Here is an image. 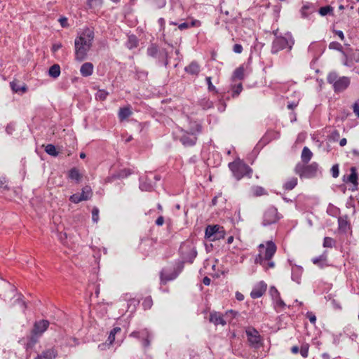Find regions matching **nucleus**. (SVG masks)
Segmentation results:
<instances>
[{"mask_svg": "<svg viewBox=\"0 0 359 359\" xmlns=\"http://www.w3.org/2000/svg\"><path fill=\"white\" fill-rule=\"evenodd\" d=\"M95 34L93 29L86 27L79 34L75 39V59L78 61L84 60L88 55V53L93 46Z\"/></svg>", "mask_w": 359, "mask_h": 359, "instance_id": "obj_1", "label": "nucleus"}, {"mask_svg": "<svg viewBox=\"0 0 359 359\" xmlns=\"http://www.w3.org/2000/svg\"><path fill=\"white\" fill-rule=\"evenodd\" d=\"M276 245L273 241H267L266 245H259V254L256 256L255 262L262 266L265 269L273 268L274 262L271 260L276 252Z\"/></svg>", "mask_w": 359, "mask_h": 359, "instance_id": "obj_2", "label": "nucleus"}, {"mask_svg": "<svg viewBox=\"0 0 359 359\" xmlns=\"http://www.w3.org/2000/svg\"><path fill=\"white\" fill-rule=\"evenodd\" d=\"M327 81L332 85L335 93H340L349 86L351 79L348 76H339L337 72H332L328 74Z\"/></svg>", "mask_w": 359, "mask_h": 359, "instance_id": "obj_3", "label": "nucleus"}, {"mask_svg": "<svg viewBox=\"0 0 359 359\" xmlns=\"http://www.w3.org/2000/svg\"><path fill=\"white\" fill-rule=\"evenodd\" d=\"M229 168L232 172L233 176L238 180H241L245 176H250L252 170L243 161L240 159L235 160L229 164Z\"/></svg>", "mask_w": 359, "mask_h": 359, "instance_id": "obj_4", "label": "nucleus"}, {"mask_svg": "<svg viewBox=\"0 0 359 359\" xmlns=\"http://www.w3.org/2000/svg\"><path fill=\"white\" fill-rule=\"evenodd\" d=\"M318 170V165L313 162L309 165L306 163H298L294 168V172L300 177L311 178L316 175Z\"/></svg>", "mask_w": 359, "mask_h": 359, "instance_id": "obj_5", "label": "nucleus"}, {"mask_svg": "<svg viewBox=\"0 0 359 359\" xmlns=\"http://www.w3.org/2000/svg\"><path fill=\"white\" fill-rule=\"evenodd\" d=\"M184 262L192 263L197 256V251L194 243L190 241L183 243L180 248Z\"/></svg>", "mask_w": 359, "mask_h": 359, "instance_id": "obj_6", "label": "nucleus"}, {"mask_svg": "<svg viewBox=\"0 0 359 359\" xmlns=\"http://www.w3.org/2000/svg\"><path fill=\"white\" fill-rule=\"evenodd\" d=\"M225 234L223 226L218 224L208 225L205 229V237L210 241H215L224 238Z\"/></svg>", "mask_w": 359, "mask_h": 359, "instance_id": "obj_7", "label": "nucleus"}, {"mask_svg": "<svg viewBox=\"0 0 359 359\" xmlns=\"http://www.w3.org/2000/svg\"><path fill=\"white\" fill-rule=\"evenodd\" d=\"M280 217L281 215L278 212V209L274 206H270L264 212L262 224L267 226L275 224L279 221Z\"/></svg>", "mask_w": 359, "mask_h": 359, "instance_id": "obj_8", "label": "nucleus"}, {"mask_svg": "<svg viewBox=\"0 0 359 359\" xmlns=\"http://www.w3.org/2000/svg\"><path fill=\"white\" fill-rule=\"evenodd\" d=\"M344 57V65L351 67L355 62H359V49L348 48L346 51L342 52Z\"/></svg>", "mask_w": 359, "mask_h": 359, "instance_id": "obj_9", "label": "nucleus"}, {"mask_svg": "<svg viewBox=\"0 0 359 359\" xmlns=\"http://www.w3.org/2000/svg\"><path fill=\"white\" fill-rule=\"evenodd\" d=\"M93 191L90 186L86 185L82 189L81 194H74L69 197V201L74 203H79L83 201L91 198Z\"/></svg>", "mask_w": 359, "mask_h": 359, "instance_id": "obj_10", "label": "nucleus"}, {"mask_svg": "<svg viewBox=\"0 0 359 359\" xmlns=\"http://www.w3.org/2000/svg\"><path fill=\"white\" fill-rule=\"evenodd\" d=\"M287 47L291 49L292 44L290 43V41L286 38L282 36L276 37L273 41L271 53L276 54Z\"/></svg>", "mask_w": 359, "mask_h": 359, "instance_id": "obj_11", "label": "nucleus"}, {"mask_svg": "<svg viewBox=\"0 0 359 359\" xmlns=\"http://www.w3.org/2000/svg\"><path fill=\"white\" fill-rule=\"evenodd\" d=\"M50 323L47 320H39L34 323L32 333L34 335H41L49 327Z\"/></svg>", "mask_w": 359, "mask_h": 359, "instance_id": "obj_12", "label": "nucleus"}, {"mask_svg": "<svg viewBox=\"0 0 359 359\" xmlns=\"http://www.w3.org/2000/svg\"><path fill=\"white\" fill-rule=\"evenodd\" d=\"M267 285L264 281L257 283L252 288L250 292V297L252 299L261 297L266 291Z\"/></svg>", "mask_w": 359, "mask_h": 359, "instance_id": "obj_13", "label": "nucleus"}, {"mask_svg": "<svg viewBox=\"0 0 359 359\" xmlns=\"http://www.w3.org/2000/svg\"><path fill=\"white\" fill-rule=\"evenodd\" d=\"M224 313L223 314L220 312L212 311L210 313L209 321L210 323L214 324L215 326H224L226 325V321L224 320Z\"/></svg>", "mask_w": 359, "mask_h": 359, "instance_id": "obj_14", "label": "nucleus"}, {"mask_svg": "<svg viewBox=\"0 0 359 359\" xmlns=\"http://www.w3.org/2000/svg\"><path fill=\"white\" fill-rule=\"evenodd\" d=\"M180 142L184 145V146H193L196 144L197 141V137L196 135L193 133H187L184 132L181 135Z\"/></svg>", "mask_w": 359, "mask_h": 359, "instance_id": "obj_15", "label": "nucleus"}, {"mask_svg": "<svg viewBox=\"0 0 359 359\" xmlns=\"http://www.w3.org/2000/svg\"><path fill=\"white\" fill-rule=\"evenodd\" d=\"M132 114L133 111L130 105H127L126 107H121L119 109L118 116L120 121H123L130 117Z\"/></svg>", "mask_w": 359, "mask_h": 359, "instance_id": "obj_16", "label": "nucleus"}, {"mask_svg": "<svg viewBox=\"0 0 359 359\" xmlns=\"http://www.w3.org/2000/svg\"><path fill=\"white\" fill-rule=\"evenodd\" d=\"M184 71L189 74L197 76L201 71V67L197 62L193 61L184 68Z\"/></svg>", "mask_w": 359, "mask_h": 359, "instance_id": "obj_17", "label": "nucleus"}, {"mask_svg": "<svg viewBox=\"0 0 359 359\" xmlns=\"http://www.w3.org/2000/svg\"><path fill=\"white\" fill-rule=\"evenodd\" d=\"M93 69L94 66L91 62H85L81 67V74L84 77L89 76L93 74Z\"/></svg>", "mask_w": 359, "mask_h": 359, "instance_id": "obj_18", "label": "nucleus"}, {"mask_svg": "<svg viewBox=\"0 0 359 359\" xmlns=\"http://www.w3.org/2000/svg\"><path fill=\"white\" fill-rule=\"evenodd\" d=\"M351 174L348 176L347 182H350L353 184V190L356 189L358 187V173L357 170L355 167H351L350 169Z\"/></svg>", "mask_w": 359, "mask_h": 359, "instance_id": "obj_19", "label": "nucleus"}, {"mask_svg": "<svg viewBox=\"0 0 359 359\" xmlns=\"http://www.w3.org/2000/svg\"><path fill=\"white\" fill-rule=\"evenodd\" d=\"M57 352L53 348L47 349L38 355L36 359H55Z\"/></svg>", "mask_w": 359, "mask_h": 359, "instance_id": "obj_20", "label": "nucleus"}, {"mask_svg": "<svg viewBox=\"0 0 359 359\" xmlns=\"http://www.w3.org/2000/svg\"><path fill=\"white\" fill-rule=\"evenodd\" d=\"M239 315L238 311H236L234 310H228L224 313V320L226 321V325L227 323L231 324L234 323L233 322V320L238 317Z\"/></svg>", "mask_w": 359, "mask_h": 359, "instance_id": "obj_21", "label": "nucleus"}, {"mask_svg": "<svg viewBox=\"0 0 359 359\" xmlns=\"http://www.w3.org/2000/svg\"><path fill=\"white\" fill-rule=\"evenodd\" d=\"M298 180L295 177L289 178L284 184L283 189L287 191L292 190L297 185Z\"/></svg>", "mask_w": 359, "mask_h": 359, "instance_id": "obj_22", "label": "nucleus"}, {"mask_svg": "<svg viewBox=\"0 0 359 359\" xmlns=\"http://www.w3.org/2000/svg\"><path fill=\"white\" fill-rule=\"evenodd\" d=\"M314 12V6L312 4H307L302 6L301 14L303 18H308Z\"/></svg>", "mask_w": 359, "mask_h": 359, "instance_id": "obj_23", "label": "nucleus"}, {"mask_svg": "<svg viewBox=\"0 0 359 359\" xmlns=\"http://www.w3.org/2000/svg\"><path fill=\"white\" fill-rule=\"evenodd\" d=\"M313 156V153L311 150L305 147L303 148L301 155L302 161L303 163H308Z\"/></svg>", "mask_w": 359, "mask_h": 359, "instance_id": "obj_24", "label": "nucleus"}, {"mask_svg": "<svg viewBox=\"0 0 359 359\" xmlns=\"http://www.w3.org/2000/svg\"><path fill=\"white\" fill-rule=\"evenodd\" d=\"M68 177L71 180H75L76 182H79L82 178V175L76 168H73L69 171Z\"/></svg>", "mask_w": 359, "mask_h": 359, "instance_id": "obj_25", "label": "nucleus"}, {"mask_svg": "<svg viewBox=\"0 0 359 359\" xmlns=\"http://www.w3.org/2000/svg\"><path fill=\"white\" fill-rule=\"evenodd\" d=\"M48 74L50 76L56 79L57 78L60 74V67L57 64H55L52 65L49 68Z\"/></svg>", "mask_w": 359, "mask_h": 359, "instance_id": "obj_26", "label": "nucleus"}, {"mask_svg": "<svg viewBox=\"0 0 359 359\" xmlns=\"http://www.w3.org/2000/svg\"><path fill=\"white\" fill-rule=\"evenodd\" d=\"M12 90L15 93H25L27 91V87L25 85L20 86L18 82L12 81L10 83Z\"/></svg>", "mask_w": 359, "mask_h": 359, "instance_id": "obj_27", "label": "nucleus"}, {"mask_svg": "<svg viewBox=\"0 0 359 359\" xmlns=\"http://www.w3.org/2000/svg\"><path fill=\"white\" fill-rule=\"evenodd\" d=\"M138 46V40L137 37L135 35H130L128 36L126 46L129 49H133L135 48H137Z\"/></svg>", "mask_w": 359, "mask_h": 359, "instance_id": "obj_28", "label": "nucleus"}, {"mask_svg": "<svg viewBox=\"0 0 359 359\" xmlns=\"http://www.w3.org/2000/svg\"><path fill=\"white\" fill-rule=\"evenodd\" d=\"M250 346L254 348H258L262 345V338H248Z\"/></svg>", "mask_w": 359, "mask_h": 359, "instance_id": "obj_29", "label": "nucleus"}, {"mask_svg": "<svg viewBox=\"0 0 359 359\" xmlns=\"http://www.w3.org/2000/svg\"><path fill=\"white\" fill-rule=\"evenodd\" d=\"M244 76H245V69L243 66H240L239 67L236 68L233 72V76L235 79L242 80V79H243Z\"/></svg>", "mask_w": 359, "mask_h": 359, "instance_id": "obj_30", "label": "nucleus"}, {"mask_svg": "<svg viewBox=\"0 0 359 359\" xmlns=\"http://www.w3.org/2000/svg\"><path fill=\"white\" fill-rule=\"evenodd\" d=\"M251 190L253 196H261L267 194L266 191L259 186L253 187Z\"/></svg>", "mask_w": 359, "mask_h": 359, "instance_id": "obj_31", "label": "nucleus"}, {"mask_svg": "<svg viewBox=\"0 0 359 359\" xmlns=\"http://www.w3.org/2000/svg\"><path fill=\"white\" fill-rule=\"evenodd\" d=\"M318 13L322 16H325L327 14L334 15L333 8L331 6H326L320 8Z\"/></svg>", "mask_w": 359, "mask_h": 359, "instance_id": "obj_32", "label": "nucleus"}, {"mask_svg": "<svg viewBox=\"0 0 359 359\" xmlns=\"http://www.w3.org/2000/svg\"><path fill=\"white\" fill-rule=\"evenodd\" d=\"M199 104L203 109H208L213 107V103L208 98L201 99Z\"/></svg>", "mask_w": 359, "mask_h": 359, "instance_id": "obj_33", "label": "nucleus"}, {"mask_svg": "<svg viewBox=\"0 0 359 359\" xmlns=\"http://www.w3.org/2000/svg\"><path fill=\"white\" fill-rule=\"evenodd\" d=\"M45 151L47 154L53 156H57L58 155L55 147L51 144H48L46 146Z\"/></svg>", "mask_w": 359, "mask_h": 359, "instance_id": "obj_34", "label": "nucleus"}, {"mask_svg": "<svg viewBox=\"0 0 359 359\" xmlns=\"http://www.w3.org/2000/svg\"><path fill=\"white\" fill-rule=\"evenodd\" d=\"M142 304L144 310L150 309L153 306L152 298L150 296L146 297L143 299Z\"/></svg>", "mask_w": 359, "mask_h": 359, "instance_id": "obj_35", "label": "nucleus"}, {"mask_svg": "<svg viewBox=\"0 0 359 359\" xmlns=\"http://www.w3.org/2000/svg\"><path fill=\"white\" fill-rule=\"evenodd\" d=\"M109 95V93L106 91L105 90H99L95 93V99L100 101H104L107 99V96Z\"/></svg>", "mask_w": 359, "mask_h": 359, "instance_id": "obj_36", "label": "nucleus"}, {"mask_svg": "<svg viewBox=\"0 0 359 359\" xmlns=\"http://www.w3.org/2000/svg\"><path fill=\"white\" fill-rule=\"evenodd\" d=\"M115 338H107V340L98 346V348L100 350H106L110 348V346L113 344Z\"/></svg>", "mask_w": 359, "mask_h": 359, "instance_id": "obj_37", "label": "nucleus"}, {"mask_svg": "<svg viewBox=\"0 0 359 359\" xmlns=\"http://www.w3.org/2000/svg\"><path fill=\"white\" fill-rule=\"evenodd\" d=\"M243 90V85L241 83L238 85H235L232 87V97H238L241 91Z\"/></svg>", "mask_w": 359, "mask_h": 359, "instance_id": "obj_38", "label": "nucleus"}, {"mask_svg": "<svg viewBox=\"0 0 359 359\" xmlns=\"http://www.w3.org/2000/svg\"><path fill=\"white\" fill-rule=\"evenodd\" d=\"M158 49L156 45L151 44L148 48H147V55L151 57H156L158 53Z\"/></svg>", "mask_w": 359, "mask_h": 359, "instance_id": "obj_39", "label": "nucleus"}, {"mask_svg": "<svg viewBox=\"0 0 359 359\" xmlns=\"http://www.w3.org/2000/svg\"><path fill=\"white\" fill-rule=\"evenodd\" d=\"M245 334L247 337H260L257 330L252 327H247L245 328Z\"/></svg>", "mask_w": 359, "mask_h": 359, "instance_id": "obj_40", "label": "nucleus"}, {"mask_svg": "<svg viewBox=\"0 0 359 359\" xmlns=\"http://www.w3.org/2000/svg\"><path fill=\"white\" fill-rule=\"evenodd\" d=\"M0 189L1 191H8L10 189L8 185V181L5 177H0Z\"/></svg>", "mask_w": 359, "mask_h": 359, "instance_id": "obj_41", "label": "nucleus"}, {"mask_svg": "<svg viewBox=\"0 0 359 359\" xmlns=\"http://www.w3.org/2000/svg\"><path fill=\"white\" fill-rule=\"evenodd\" d=\"M329 48L332 50H337L338 51H340L341 53L342 52H344L343 50V47L341 44L337 41H332L329 44Z\"/></svg>", "mask_w": 359, "mask_h": 359, "instance_id": "obj_42", "label": "nucleus"}, {"mask_svg": "<svg viewBox=\"0 0 359 359\" xmlns=\"http://www.w3.org/2000/svg\"><path fill=\"white\" fill-rule=\"evenodd\" d=\"M335 241L330 237H325L323 241L324 248H332L334 245Z\"/></svg>", "mask_w": 359, "mask_h": 359, "instance_id": "obj_43", "label": "nucleus"}, {"mask_svg": "<svg viewBox=\"0 0 359 359\" xmlns=\"http://www.w3.org/2000/svg\"><path fill=\"white\" fill-rule=\"evenodd\" d=\"M276 292L278 294V297H277V299L276 300V307L281 309H283L285 307L286 305H285V302L279 297V293L278 292L277 290H276Z\"/></svg>", "mask_w": 359, "mask_h": 359, "instance_id": "obj_44", "label": "nucleus"}, {"mask_svg": "<svg viewBox=\"0 0 359 359\" xmlns=\"http://www.w3.org/2000/svg\"><path fill=\"white\" fill-rule=\"evenodd\" d=\"M300 354L302 357L306 358L309 353V344H303L300 348Z\"/></svg>", "mask_w": 359, "mask_h": 359, "instance_id": "obj_45", "label": "nucleus"}, {"mask_svg": "<svg viewBox=\"0 0 359 359\" xmlns=\"http://www.w3.org/2000/svg\"><path fill=\"white\" fill-rule=\"evenodd\" d=\"M92 219L94 222H97L99 220V209L94 207L92 210Z\"/></svg>", "mask_w": 359, "mask_h": 359, "instance_id": "obj_46", "label": "nucleus"}, {"mask_svg": "<svg viewBox=\"0 0 359 359\" xmlns=\"http://www.w3.org/2000/svg\"><path fill=\"white\" fill-rule=\"evenodd\" d=\"M37 343V338H29V341L25 344L26 349L29 350Z\"/></svg>", "mask_w": 359, "mask_h": 359, "instance_id": "obj_47", "label": "nucleus"}, {"mask_svg": "<svg viewBox=\"0 0 359 359\" xmlns=\"http://www.w3.org/2000/svg\"><path fill=\"white\" fill-rule=\"evenodd\" d=\"M116 334H123L120 327H114L109 332V337H115Z\"/></svg>", "mask_w": 359, "mask_h": 359, "instance_id": "obj_48", "label": "nucleus"}, {"mask_svg": "<svg viewBox=\"0 0 359 359\" xmlns=\"http://www.w3.org/2000/svg\"><path fill=\"white\" fill-rule=\"evenodd\" d=\"M177 276V273L172 274L171 276H165L164 273V271H161V278L165 281L171 280L174 278H175Z\"/></svg>", "mask_w": 359, "mask_h": 359, "instance_id": "obj_49", "label": "nucleus"}, {"mask_svg": "<svg viewBox=\"0 0 359 359\" xmlns=\"http://www.w3.org/2000/svg\"><path fill=\"white\" fill-rule=\"evenodd\" d=\"M339 229H343L344 231H346V229L348 227V222L344 219L339 218Z\"/></svg>", "mask_w": 359, "mask_h": 359, "instance_id": "obj_50", "label": "nucleus"}, {"mask_svg": "<svg viewBox=\"0 0 359 359\" xmlns=\"http://www.w3.org/2000/svg\"><path fill=\"white\" fill-rule=\"evenodd\" d=\"M58 21L62 27H63V28L69 27V25L68 23V20L66 17L62 16V17L60 18Z\"/></svg>", "mask_w": 359, "mask_h": 359, "instance_id": "obj_51", "label": "nucleus"}, {"mask_svg": "<svg viewBox=\"0 0 359 359\" xmlns=\"http://www.w3.org/2000/svg\"><path fill=\"white\" fill-rule=\"evenodd\" d=\"M206 81H207L208 88L209 91H214L215 93H217L216 88L212 83L211 77H210V76L206 77Z\"/></svg>", "mask_w": 359, "mask_h": 359, "instance_id": "obj_52", "label": "nucleus"}, {"mask_svg": "<svg viewBox=\"0 0 359 359\" xmlns=\"http://www.w3.org/2000/svg\"><path fill=\"white\" fill-rule=\"evenodd\" d=\"M331 172L332 175V177L336 178L339 176V166L337 164L334 165L331 168Z\"/></svg>", "mask_w": 359, "mask_h": 359, "instance_id": "obj_53", "label": "nucleus"}, {"mask_svg": "<svg viewBox=\"0 0 359 359\" xmlns=\"http://www.w3.org/2000/svg\"><path fill=\"white\" fill-rule=\"evenodd\" d=\"M233 50L236 53H241L243 51V46L241 44H235L233 47Z\"/></svg>", "mask_w": 359, "mask_h": 359, "instance_id": "obj_54", "label": "nucleus"}, {"mask_svg": "<svg viewBox=\"0 0 359 359\" xmlns=\"http://www.w3.org/2000/svg\"><path fill=\"white\" fill-rule=\"evenodd\" d=\"M353 112L359 117V102H355L353 106Z\"/></svg>", "mask_w": 359, "mask_h": 359, "instance_id": "obj_55", "label": "nucleus"}, {"mask_svg": "<svg viewBox=\"0 0 359 359\" xmlns=\"http://www.w3.org/2000/svg\"><path fill=\"white\" fill-rule=\"evenodd\" d=\"M62 43H54L52 46V51L53 53H55L56 51H57L60 48H62Z\"/></svg>", "mask_w": 359, "mask_h": 359, "instance_id": "obj_56", "label": "nucleus"}, {"mask_svg": "<svg viewBox=\"0 0 359 359\" xmlns=\"http://www.w3.org/2000/svg\"><path fill=\"white\" fill-rule=\"evenodd\" d=\"M307 318H309L311 323H315L316 320V317L314 314H313L312 313H308Z\"/></svg>", "mask_w": 359, "mask_h": 359, "instance_id": "obj_57", "label": "nucleus"}, {"mask_svg": "<svg viewBox=\"0 0 359 359\" xmlns=\"http://www.w3.org/2000/svg\"><path fill=\"white\" fill-rule=\"evenodd\" d=\"M201 25V22L198 20H193L190 23V27H200Z\"/></svg>", "mask_w": 359, "mask_h": 359, "instance_id": "obj_58", "label": "nucleus"}, {"mask_svg": "<svg viewBox=\"0 0 359 359\" xmlns=\"http://www.w3.org/2000/svg\"><path fill=\"white\" fill-rule=\"evenodd\" d=\"M190 27L189 23L188 22H183L178 25V28L180 30L186 29Z\"/></svg>", "mask_w": 359, "mask_h": 359, "instance_id": "obj_59", "label": "nucleus"}, {"mask_svg": "<svg viewBox=\"0 0 359 359\" xmlns=\"http://www.w3.org/2000/svg\"><path fill=\"white\" fill-rule=\"evenodd\" d=\"M164 223V218L163 216H159L156 220V224L158 226H162Z\"/></svg>", "mask_w": 359, "mask_h": 359, "instance_id": "obj_60", "label": "nucleus"}, {"mask_svg": "<svg viewBox=\"0 0 359 359\" xmlns=\"http://www.w3.org/2000/svg\"><path fill=\"white\" fill-rule=\"evenodd\" d=\"M298 105V102H289L287 104V108L289 109H294Z\"/></svg>", "mask_w": 359, "mask_h": 359, "instance_id": "obj_61", "label": "nucleus"}, {"mask_svg": "<svg viewBox=\"0 0 359 359\" xmlns=\"http://www.w3.org/2000/svg\"><path fill=\"white\" fill-rule=\"evenodd\" d=\"M142 343L144 347H147L150 344V341L148 338H143Z\"/></svg>", "mask_w": 359, "mask_h": 359, "instance_id": "obj_62", "label": "nucleus"}, {"mask_svg": "<svg viewBox=\"0 0 359 359\" xmlns=\"http://www.w3.org/2000/svg\"><path fill=\"white\" fill-rule=\"evenodd\" d=\"M335 34L341 39V40L344 39V35L342 31L341 30H337L335 31Z\"/></svg>", "mask_w": 359, "mask_h": 359, "instance_id": "obj_63", "label": "nucleus"}, {"mask_svg": "<svg viewBox=\"0 0 359 359\" xmlns=\"http://www.w3.org/2000/svg\"><path fill=\"white\" fill-rule=\"evenodd\" d=\"M158 7L161 8L165 5V0H156Z\"/></svg>", "mask_w": 359, "mask_h": 359, "instance_id": "obj_64", "label": "nucleus"}]
</instances>
